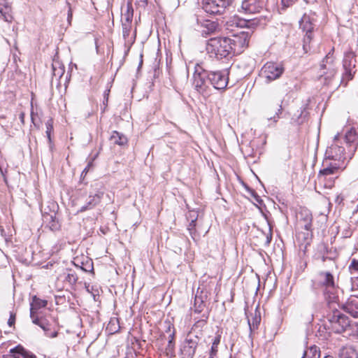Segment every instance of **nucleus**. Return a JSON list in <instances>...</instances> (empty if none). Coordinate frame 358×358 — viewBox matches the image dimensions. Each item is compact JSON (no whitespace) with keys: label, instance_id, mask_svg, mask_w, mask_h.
Here are the masks:
<instances>
[{"label":"nucleus","instance_id":"ea45409f","mask_svg":"<svg viewBox=\"0 0 358 358\" xmlns=\"http://www.w3.org/2000/svg\"><path fill=\"white\" fill-rule=\"evenodd\" d=\"M20 355L17 354V350L12 352V349L10 350V353L3 356V358H20Z\"/></svg>","mask_w":358,"mask_h":358},{"label":"nucleus","instance_id":"5701e85b","mask_svg":"<svg viewBox=\"0 0 358 358\" xmlns=\"http://www.w3.org/2000/svg\"><path fill=\"white\" fill-rule=\"evenodd\" d=\"M339 358H358L357 352L352 347H344L341 349Z\"/></svg>","mask_w":358,"mask_h":358},{"label":"nucleus","instance_id":"aec40b11","mask_svg":"<svg viewBox=\"0 0 358 358\" xmlns=\"http://www.w3.org/2000/svg\"><path fill=\"white\" fill-rule=\"evenodd\" d=\"M11 6L6 0H0V13L6 22H11L13 16L11 14Z\"/></svg>","mask_w":358,"mask_h":358},{"label":"nucleus","instance_id":"423d86ee","mask_svg":"<svg viewBox=\"0 0 358 358\" xmlns=\"http://www.w3.org/2000/svg\"><path fill=\"white\" fill-rule=\"evenodd\" d=\"M342 166L339 163L331 162L325 158L322 163L323 169L318 173L319 181L329 180L331 183L334 182V179L338 178L339 170L342 168Z\"/></svg>","mask_w":358,"mask_h":358},{"label":"nucleus","instance_id":"4468645a","mask_svg":"<svg viewBox=\"0 0 358 358\" xmlns=\"http://www.w3.org/2000/svg\"><path fill=\"white\" fill-rule=\"evenodd\" d=\"M345 143L348 145V157L351 159L358 148V127H352L345 135Z\"/></svg>","mask_w":358,"mask_h":358},{"label":"nucleus","instance_id":"f257e3e1","mask_svg":"<svg viewBox=\"0 0 358 358\" xmlns=\"http://www.w3.org/2000/svg\"><path fill=\"white\" fill-rule=\"evenodd\" d=\"M229 37L210 38L206 43V51L210 57L218 59L232 55Z\"/></svg>","mask_w":358,"mask_h":358},{"label":"nucleus","instance_id":"c03bdc74","mask_svg":"<svg viewBox=\"0 0 358 358\" xmlns=\"http://www.w3.org/2000/svg\"><path fill=\"white\" fill-rule=\"evenodd\" d=\"M110 90H106L104 92V100L103 101V104L106 106L108 101V96H109Z\"/></svg>","mask_w":358,"mask_h":358},{"label":"nucleus","instance_id":"864d4df0","mask_svg":"<svg viewBox=\"0 0 358 358\" xmlns=\"http://www.w3.org/2000/svg\"><path fill=\"white\" fill-rule=\"evenodd\" d=\"M20 117L22 122H23L24 121V113H21Z\"/></svg>","mask_w":358,"mask_h":358},{"label":"nucleus","instance_id":"1a4fd4ad","mask_svg":"<svg viewBox=\"0 0 358 358\" xmlns=\"http://www.w3.org/2000/svg\"><path fill=\"white\" fill-rule=\"evenodd\" d=\"M284 68L282 64L275 62H267L262 69L261 73L267 81L278 79L282 74Z\"/></svg>","mask_w":358,"mask_h":358},{"label":"nucleus","instance_id":"473e14b6","mask_svg":"<svg viewBox=\"0 0 358 358\" xmlns=\"http://www.w3.org/2000/svg\"><path fill=\"white\" fill-rule=\"evenodd\" d=\"M103 192L101 191H98L95 192L94 194L90 193L89 196V199H91L94 203H95L96 205L99 204L103 197Z\"/></svg>","mask_w":358,"mask_h":358},{"label":"nucleus","instance_id":"412c9836","mask_svg":"<svg viewBox=\"0 0 358 358\" xmlns=\"http://www.w3.org/2000/svg\"><path fill=\"white\" fill-rule=\"evenodd\" d=\"M110 141L111 143L118 145H124L127 143V138L122 134L113 131L110 137Z\"/></svg>","mask_w":358,"mask_h":358},{"label":"nucleus","instance_id":"20e7f679","mask_svg":"<svg viewBox=\"0 0 358 358\" xmlns=\"http://www.w3.org/2000/svg\"><path fill=\"white\" fill-rule=\"evenodd\" d=\"M338 140L339 134H337L334 137V142L327 148L325 158L343 165L344 161L349 159L348 150L346 151L345 148L339 144Z\"/></svg>","mask_w":358,"mask_h":358},{"label":"nucleus","instance_id":"bf43d9fd","mask_svg":"<svg viewBox=\"0 0 358 358\" xmlns=\"http://www.w3.org/2000/svg\"><path fill=\"white\" fill-rule=\"evenodd\" d=\"M215 356H211V354H210L209 358H215Z\"/></svg>","mask_w":358,"mask_h":358},{"label":"nucleus","instance_id":"f704fd0d","mask_svg":"<svg viewBox=\"0 0 358 358\" xmlns=\"http://www.w3.org/2000/svg\"><path fill=\"white\" fill-rule=\"evenodd\" d=\"M80 268L85 272L93 273L94 271L93 263L92 261H87L85 263L82 262V266H80Z\"/></svg>","mask_w":358,"mask_h":358},{"label":"nucleus","instance_id":"a878e982","mask_svg":"<svg viewBox=\"0 0 358 358\" xmlns=\"http://www.w3.org/2000/svg\"><path fill=\"white\" fill-rule=\"evenodd\" d=\"M14 350H17V354L20 355L23 358H36V356L34 354L25 350L20 345H18L12 349V352Z\"/></svg>","mask_w":358,"mask_h":358},{"label":"nucleus","instance_id":"0eeeda50","mask_svg":"<svg viewBox=\"0 0 358 358\" xmlns=\"http://www.w3.org/2000/svg\"><path fill=\"white\" fill-rule=\"evenodd\" d=\"M209 72L206 71L199 64H196L193 75V85L199 93H203L208 87Z\"/></svg>","mask_w":358,"mask_h":358},{"label":"nucleus","instance_id":"13d9d810","mask_svg":"<svg viewBox=\"0 0 358 358\" xmlns=\"http://www.w3.org/2000/svg\"><path fill=\"white\" fill-rule=\"evenodd\" d=\"M34 119L33 113H31V120H32V122H34Z\"/></svg>","mask_w":358,"mask_h":358},{"label":"nucleus","instance_id":"6e6552de","mask_svg":"<svg viewBox=\"0 0 358 358\" xmlns=\"http://www.w3.org/2000/svg\"><path fill=\"white\" fill-rule=\"evenodd\" d=\"M232 2L233 0H204L203 8L208 13L221 15L226 11Z\"/></svg>","mask_w":358,"mask_h":358},{"label":"nucleus","instance_id":"58836bf2","mask_svg":"<svg viewBox=\"0 0 358 358\" xmlns=\"http://www.w3.org/2000/svg\"><path fill=\"white\" fill-rule=\"evenodd\" d=\"M297 0H281V4L283 8H287L292 6Z\"/></svg>","mask_w":358,"mask_h":358},{"label":"nucleus","instance_id":"603ef678","mask_svg":"<svg viewBox=\"0 0 358 358\" xmlns=\"http://www.w3.org/2000/svg\"><path fill=\"white\" fill-rule=\"evenodd\" d=\"M266 239H267L266 242H267V243H270V242H271V235L270 234V236H266Z\"/></svg>","mask_w":358,"mask_h":358},{"label":"nucleus","instance_id":"bb28decb","mask_svg":"<svg viewBox=\"0 0 358 358\" xmlns=\"http://www.w3.org/2000/svg\"><path fill=\"white\" fill-rule=\"evenodd\" d=\"M221 336L220 334L217 335L213 341L212 346L210 350L209 354H211V356H216L218 351V345L220 343Z\"/></svg>","mask_w":358,"mask_h":358},{"label":"nucleus","instance_id":"f8f14e48","mask_svg":"<svg viewBox=\"0 0 358 358\" xmlns=\"http://www.w3.org/2000/svg\"><path fill=\"white\" fill-rule=\"evenodd\" d=\"M300 222L301 227H303L306 232L299 233V238L303 235V239L306 241V244H309V240H310L312 237V215L308 210H303L300 213Z\"/></svg>","mask_w":358,"mask_h":358},{"label":"nucleus","instance_id":"a19ab883","mask_svg":"<svg viewBox=\"0 0 358 358\" xmlns=\"http://www.w3.org/2000/svg\"><path fill=\"white\" fill-rule=\"evenodd\" d=\"M196 217L192 219L189 223V224L188 225V230L189 231L190 234H192V231L194 230V227L196 226Z\"/></svg>","mask_w":358,"mask_h":358},{"label":"nucleus","instance_id":"c9c22d12","mask_svg":"<svg viewBox=\"0 0 358 358\" xmlns=\"http://www.w3.org/2000/svg\"><path fill=\"white\" fill-rule=\"evenodd\" d=\"M96 206V204L95 203H94V201L91 199H89V201H87V204L82 206L80 208V209L78 210V212H81V213L84 212L87 210L93 208Z\"/></svg>","mask_w":358,"mask_h":358},{"label":"nucleus","instance_id":"7ed1b4c3","mask_svg":"<svg viewBox=\"0 0 358 358\" xmlns=\"http://www.w3.org/2000/svg\"><path fill=\"white\" fill-rule=\"evenodd\" d=\"M327 320L325 327L336 334L343 333L350 325L348 317L338 310L329 314Z\"/></svg>","mask_w":358,"mask_h":358},{"label":"nucleus","instance_id":"8fccbe9b","mask_svg":"<svg viewBox=\"0 0 358 358\" xmlns=\"http://www.w3.org/2000/svg\"><path fill=\"white\" fill-rule=\"evenodd\" d=\"M129 35V32L127 30H124L123 31V36L124 38H126V36H127Z\"/></svg>","mask_w":358,"mask_h":358},{"label":"nucleus","instance_id":"e433bc0d","mask_svg":"<svg viewBox=\"0 0 358 358\" xmlns=\"http://www.w3.org/2000/svg\"><path fill=\"white\" fill-rule=\"evenodd\" d=\"M319 248H320V252L322 254V262H324L327 259V257L324 256V255L328 253L327 245L325 243H321L319 245Z\"/></svg>","mask_w":358,"mask_h":358},{"label":"nucleus","instance_id":"ddd939ff","mask_svg":"<svg viewBox=\"0 0 358 358\" xmlns=\"http://www.w3.org/2000/svg\"><path fill=\"white\" fill-rule=\"evenodd\" d=\"M228 77L225 71H210L208 75L209 83L217 90H224L228 84Z\"/></svg>","mask_w":358,"mask_h":358},{"label":"nucleus","instance_id":"de8ad7c7","mask_svg":"<svg viewBox=\"0 0 358 358\" xmlns=\"http://www.w3.org/2000/svg\"><path fill=\"white\" fill-rule=\"evenodd\" d=\"M174 336H175V333L174 331L173 333H171L169 336V341H174Z\"/></svg>","mask_w":358,"mask_h":358},{"label":"nucleus","instance_id":"dca6fc26","mask_svg":"<svg viewBox=\"0 0 358 358\" xmlns=\"http://www.w3.org/2000/svg\"><path fill=\"white\" fill-rule=\"evenodd\" d=\"M264 4L260 0H242L239 12L245 14H255L263 9Z\"/></svg>","mask_w":358,"mask_h":358},{"label":"nucleus","instance_id":"2f4dec72","mask_svg":"<svg viewBox=\"0 0 358 358\" xmlns=\"http://www.w3.org/2000/svg\"><path fill=\"white\" fill-rule=\"evenodd\" d=\"M133 7L131 2H128L127 5V11L124 14V17L125 18V20L128 22H131L132 17H133Z\"/></svg>","mask_w":358,"mask_h":358},{"label":"nucleus","instance_id":"6ab92c4d","mask_svg":"<svg viewBox=\"0 0 358 358\" xmlns=\"http://www.w3.org/2000/svg\"><path fill=\"white\" fill-rule=\"evenodd\" d=\"M201 35L206 37L213 33H215L218 29V24L216 22L210 20H204L201 25Z\"/></svg>","mask_w":358,"mask_h":358},{"label":"nucleus","instance_id":"c85d7f7f","mask_svg":"<svg viewBox=\"0 0 358 358\" xmlns=\"http://www.w3.org/2000/svg\"><path fill=\"white\" fill-rule=\"evenodd\" d=\"M32 319L33 323L35 324L38 325L41 328H42L45 331H48L49 330V324L46 322L45 320H43L42 318L35 317L34 315V318Z\"/></svg>","mask_w":358,"mask_h":358},{"label":"nucleus","instance_id":"0e129e2a","mask_svg":"<svg viewBox=\"0 0 358 358\" xmlns=\"http://www.w3.org/2000/svg\"><path fill=\"white\" fill-rule=\"evenodd\" d=\"M230 358H231V357H230Z\"/></svg>","mask_w":358,"mask_h":358},{"label":"nucleus","instance_id":"9b49d317","mask_svg":"<svg viewBox=\"0 0 358 358\" xmlns=\"http://www.w3.org/2000/svg\"><path fill=\"white\" fill-rule=\"evenodd\" d=\"M300 28L303 31L306 32L303 38V48L306 52L309 49V44L313 38V31L314 29V24H313L310 17L307 15H303L299 22Z\"/></svg>","mask_w":358,"mask_h":358},{"label":"nucleus","instance_id":"37998d69","mask_svg":"<svg viewBox=\"0 0 358 358\" xmlns=\"http://www.w3.org/2000/svg\"><path fill=\"white\" fill-rule=\"evenodd\" d=\"M350 268H352L355 271H358V260L352 259L350 265Z\"/></svg>","mask_w":358,"mask_h":358},{"label":"nucleus","instance_id":"5fc2aeb1","mask_svg":"<svg viewBox=\"0 0 358 358\" xmlns=\"http://www.w3.org/2000/svg\"><path fill=\"white\" fill-rule=\"evenodd\" d=\"M255 198H256V201L259 202V197L258 196H255Z\"/></svg>","mask_w":358,"mask_h":358},{"label":"nucleus","instance_id":"a211bd4d","mask_svg":"<svg viewBox=\"0 0 358 358\" xmlns=\"http://www.w3.org/2000/svg\"><path fill=\"white\" fill-rule=\"evenodd\" d=\"M343 310L352 317L358 318V297L352 296L343 305Z\"/></svg>","mask_w":358,"mask_h":358},{"label":"nucleus","instance_id":"e2e57ef3","mask_svg":"<svg viewBox=\"0 0 358 358\" xmlns=\"http://www.w3.org/2000/svg\"><path fill=\"white\" fill-rule=\"evenodd\" d=\"M61 74H63V71H62V70H61ZM62 76V75H60V76Z\"/></svg>","mask_w":358,"mask_h":358},{"label":"nucleus","instance_id":"49530a36","mask_svg":"<svg viewBox=\"0 0 358 358\" xmlns=\"http://www.w3.org/2000/svg\"><path fill=\"white\" fill-rule=\"evenodd\" d=\"M91 166H92V162L88 163L87 167H85V169L83 171L82 174L87 173Z\"/></svg>","mask_w":358,"mask_h":358},{"label":"nucleus","instance_id":"a18cd8bd","mask_svg":"<svg viewBox=\"0 0 358 358\" xmlns=\"http://www.w3.org/2000/svg\"><path fill=\"white\" fill-rule=\"evenodd\" d=\"M46 336L48 337H50V338H55L57 336V331H53V332L50 333V334L47 332L46 333Z\"/></svg>","mask_w":358,"mask_h":358},{"label":"nucleus","instance_id":"39448f33","mask_svg":"<svg viewBox=\"0 0 358 358\" xmlns=\"http://www.w3.org/2000/svg\"><path fill=\"white\" fill-rule=\"evenodd\" d=\"M251 34L252 32L250 30L245 31H241L234 34L229 37L231 42L229 45L231 46L232 55H239L248 48Z\"/></svg>","mask_w":358,"mask_h":358},{"label":"nucleus","instance_id":"7c9ffc66","mask_svg":"<svg viewBox=\"0 0 358 358\" xmlns=\"http://www.w3.org/2000/svg\"><path fill=\"white\" fill-rule=\"evenodd\" d=\"M194 306L195 311L197 313H201L203 310V308L204 307V303L201 296H199L197 294L194 299Z\"/></svg>","mask_w":358,"mask_h":358},{"label":"nucleus","instance_id":"052dcab7","mask_svg":"<svg viewBox=\"0 0 358 358\" xmlns=\"http://www.w3.org/2000/svg\"><path fill=\"white\" fill-rule=\"evenodd\" d=\"M148 0H141L143 3H146Z\"/></svg>","mask_w":358,"mask_h":358},{"label":"nucleus","instance_id":"3c124183","mask_svg":"<svg viewBox=\"0 0 358 358\" xmlns=\"http://www.w3.org/2000/svg\"><path fill=\"white\" fill-rule=\"evenodd\" d=\"M72 17V13L71 12V10H69L68 13V20H70V19Z\"/></svg>","mask_w":358,"mask_h":358},{"label":"nucleus","instance_id":"4c0bfd02","mask_svg":"<svg viewBox=\"0 0 358 358\" xmlns=\"http://www.w3.org/2000/svg\"><path fill=\"white\" fill-rule=\"evenodd\" d=\"M45 125H46V134H47V136H48L49 141H50L51 140L50 134L53 129L52 120H48L46 122Z\"/></svg>","mask_w":358,"mask_h":358},{"label":"nucleus","instance_id":"6e6d98bb","mask_svg":"<svg viewBox=\"0 0 358 358\" xmlns=\"http://www.w3.org/2000/svg\"><path fill=\"white\" fill-rule=\"evenodd\" d=\"M271 119H273L275 122L277 121V120L275 119V116H274L273 117H271Z\"/></svg>","mask_w":358,"mask_h":358},{"label":"nucleus","instance_id":"680f3d73","mask_svg":"<svg viewBox=\"0 0 358 358\" xmlns=\"http://www.w3.org/2000/svg\"><path fill=\"white\" fill-rule=\"evenodd\" d=\"M53 71H54V73L55 74V69L54 66H53Z\"/></svg>","mask_w":358,"mask_h":358},{"label":"nucleus","instance_id":"79ce46f5","mask_svg":"<svg viewBox=\"0 0 358 358\" xmlns=\"http://www.w3.org/2000/svg\"><path fill=\"white\" fill-rule=\"evenodd\" d=\"M15 314L11 313L10 315V317H9V319L8 320V324L10 327H12L15 324Z\"/></svg>","mask_w":358,"mask_h":358},{"label":"nucleus","instance_id":"72a5a7b5","mask_svg":"<svg viewBox=\"0 0 358 358\" xmlns=\"http://www.w3.org/2000/svg\"><path fill=\"white\" fill-rule=\"evenodd\" d=\"M64 280L70 285H74L78 280V277L74 272H70L65 275Z\"/></svg>","mask_w":358,"mask_h":358},{"label":"nucleus","instance_id":"b1692460","mask_svg":"<svg viewBox=\"0 0 358 358\" xmlns=\"http://www.w3.org/2000/svg\"><path fill=\"white\" fill-rule=\"evenodd\" d=\"M320 348L316 345H312L304 351L302 358H320Z\"/></svg>","mask_w":358,"mask_h":358},{"label":"nucleus","instance_id":"09e8293b","mask_svg":"<svg viewBox=\"0 0 358 358\" xmlns=\"http://www.w3.org/2000/svg\"><path fill=\"white\" fill-rule=\"evenodd\" d=\"M282 106L280 105V108L278 109V112H276L277 117H278L279 114L282 113Z\"/></svg>","mask_w":358,"mask_h":358},{"label":"nucleus","instance_id":"2eb2a0df","mask_svg":"<svg viewBox=\"0 0 358 358\" xmlns=\"http://www.w3.org/2000/svg\"><path fill=\"white\" fill-rule=\"evenodd\" d=\"M317 285L329 292L336 287L334 275L329 271H320L316 276Z\"/></svg>","mask_w":358,"mask_h":358},{"label":"nucleus","instance_id":"4d7b16f0","mask_svg":"<svg viewBox=\"0 0 358 358\" xmlns=\"http://www.w3.org/2000/svg\"><path fill=\"white\" fill-rule=\"evenodd\" d=\"M324 358H334V357H333L331 356H326Z\"/></svg>","mask_w":358,"mask_h":358},{"label":"nucleus","instance_id":"9d476101","mask_svg":"<svg viewBox=\"0 0 358 358\" xmlns=\"http://www.w3.org/2000/svg\"><path fill=\"white\" fill-rule=\"evenodd\" d=\"M200 338L197 336H194L190 334H187L185 339L180 352L182 358H193Z\"/></svg>","mask_w":358,"mask_h":358},{"label":"nucleus","instance_id":"4be33fe9","mask_svg":"<svg viewBox=\"0 0 358 358\" xmlns=\"http://www.w3.org/2000/svg\"><path fill=\"white\" fill-rule=\"evenodd\" d=\"M47 301L42 300L36 298V296L34 297V302L31 303L30 307V317L34 318V315H35L36 310L40 309L41 308H44L47 306Z\"/></svg>","mask_w":358,"mask_h":358},{"label":"nucleus","instance_id":"f03ea898","mask_svg":"<svg viewBox=\"0 0 358 358\" xmlns=\"http://www.w3.org/2000/svg\"><path fill=\"white\" fill-rule=\"evenodd\" d=\"M337 71L332 54L328 53L320 64L318 79L324 85L331 83Z\"/></svg>","mask_w":358,"mask_h":358},{"label":"nucleus","instance_id":"393cba45","mask_svg":"<svg viewBox=\"0 0 358 358\" xmlns=\"http://www.w3.org/2000/svg\"><path fill=\"white\" fill-rule=\"evenodd\" d=\"M245 24H246L245 21H243V20L234 17V18H232L227 22L226 29L228 30L232 31L233 29H231V27H233L234 26H235L236 27H243L245 25Z\"/></svg>","mask_w":358,"mask_h":358},{"label":"nucleus","instance_id":"cd10ccee","mask_svg":"<svg viewBox=\"0 0 358 358\" xmlns=\"http://www.w3.org/2000/svg\"><path fill=\"white\" fill-rule=\"evenodd\" d=\"M165 354L169 358L175 357V342L169 341L168 344L165 348Z\"/></svg>","mask_w":358,"mask_h":358},{"label":"nucleus","instance_id":"f3484780","mask_svg":"<svg viewBox=\"0 0 358 358\" xmlns=\"http://www.w3.org/2000/svg\"><path fill=\"white\" fill-rule=\"evenodd\" d=\"M355 55L352 52H348L345 54L343 59V68L345 69V75L348 76V80H351L355 71Z\"/></svg>","mask_w":358,"mask_h":358},{"label":"nucleus","instance_id":"c756f323","mask_svg":"<svg viewBox=\"0 0 358 358\" xmlns=\"http://www.w3.org/2000/svg\"><path fill=\"white\" fill-rule=\"evenodd\" d=\"M260 316H257V315H255V316L252 318V321L250 319H248V325L250 327V332H252L253 331L257 329L258 325L260 323Z\"/></svg>","mask_w":358,"mask_h":358}]
</instances>
